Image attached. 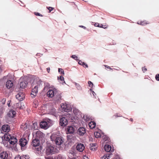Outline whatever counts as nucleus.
I'll return each instance as SVG.
<instances>
[{
  "label": "nucleus",
  "mask_w": 159,
  "mask_h": 159,
  "mask_svg": "<svg viewBox=\"0 0 159 159\" xmlns=\"http://www.w3.org/2000/svg\"><path fill=\"white\" fill-rule=\"evenodd\" d=\"M46 159H53L52 157H48L46 158Z\"/></svg>",
  "instance_id": "864d4df0"
},
{
  "label": "nucleus",
  "mask_w": 159,
  "mask_h": 159,
  "mask_svg": "<svg viewBox=\"0 0 159 159\" xmlns=\"http://www.w3.org/2000/svg\"><path fill=\"white\" fill-rule=\"evenodd\" d=\"M77 150L80 152H82L84 149V146L83 144L80 143L78 144L76 147Z\"/></svg>",
  "instance_id": "1a4fd4ad"
},
{
  "label": "nucleus",
  "mask_w": 159,
  "mask_h": 159,
  "mask_svg": "<svg viewBox=\"0 0 159 159\" xmlns=\"http://www.w3.org/2000/svg\"><path fill=\"white\" fill-rule=\"evenodd\" d=\"M85 133V129L83 127L80 128L78 130V134L80 135H83Z\"/></svg>",
  "instance_id": "2eb2a0df"
},
{
  "label": "nucleus",
  "mask_w": 159,
  "mask_h": 159,
  "mask_svg": "<svg viewBox=\"0 0 159 159\" xmlns=\"http://www.w3.org/2000/svg\"><path fill=\"white\" fill-rule=\"evenodd\" d=\"M21 159H29V157L28 155H23L21 156Z\"/></svg>",
  "instance_id": "473e14b6"
},
{
  "label": "nucleus",
  "mask_w": 159,
  "mask_h": 159,
  "mask_svg": "<svg viewBox=\"0 0 159 159\" xmlns=\"http://www.w3.org/2000/svg\"><path fill=\"white\" fill-rule=\"evenodd\" d=\"M39 141L38 139H33L32 143V145L34 147H36L39 146Z\"/></svg>",
  "instance_id": "ddd939ff"
},
{
  "label": "nucleus",
  "mask_w": 159,
  "mask_h": 159,
  "mask_svg": "<svg viewBox=\"0 0 159 159\" xmlns=\"http://www.w3.org/2000/svg\"><path fill=\"white\" fill-rule=\"evenodd\" d=\"M80 27H82L84 29H86V27L84 26L83 25H80L79 26Z\"/></svg>",
  "instance_id": "603ef678"
},
{
  "label": "nucleus",
  "mask_w": 159,
  "mask_h": 159,
  "mask_svg": "<svg viewBox=\"0 0 159 159\" xmlns=\"http://www.w3.org/2000/svg\"><path fill=\"white\" fill-rule=\"evenodd\" d=\"M88 84H89V86L90 87H92L93 86V84L91 81H89L88 82Z\"/></svg>",
  "instance_id": "4c0bfd02"
},
{
  "label": "nucleus",
  "mask_w": 159,
  "mask_h": 159,
  "mask_svg": "<svg viewBox=\"0 0 159 159\" xmlns=\"http://www.w3.org/2000/svg\"><path fill=\"white\" fill-rule=\"evenodd\" d=\"M142 70L143 72H144L145 71L147 70V69L146 68L144 67L142 68Z\"/></svg>",
  "instance_id": "de8ad7c7"
},
{
  "label": "nucleus",
  "mask_w": 159,
  "mask_h": 159,
  "mask_svg": "<svg viewBox=\"0 0 159 159\" xmlns=\"http://www.w3.org/2000/svg\"><path fill=\"white\" fill-rule=\"evenodd\" d=\"M40 84L39 85H35L34 86V88L32 89V93H31V95H33L34 96H35L36 95V94L38 93V88L40 86Z\"/></svg>",
  "instance_id": "0eeeda50"
},
{
  "label": "nucleus",
  "mask_w": 159,
  "mask_h": 159,
  "mask_svg": "<svg viewBox=\"0 0 159 159\" xmlns=\"http://www.w3.org/2000/svg\"><path fill=\"white\" fill-rule=\"evenodd\" d=\"M47 70L48 72L49 73L50 70V68L49 67L47 68Z\"/></svg>",
  "instance_id": "3c124183"
},
{
  "label": "nucleus",
  "mask_w": 159,
  "mask_h": 159,
  "mask_svg": "<svg viewBox=\"0 0 159 159\" xmlns=\"http://www.w3.org/2000/svg\"><path fill=\"white\" fill-rule=\"evenodd\" d=\"M90 145H91V147H95V144H94V143H92L91 144H90Z\"/></svg>",
  "instance_id": "09e8293b"
},
{
  "label": "nucleus",
  "mask_w": 159,
  "mask_h": 159,
  "mask_svg": "<svg viewBox=\"0 0 159 159\" xmlns=\"http://www.w3.org/2000/svg\"><path fill=\"white\" fill-rule=\"evenodd\" d=\"M111 155V153H110L107 154L106 155H104L101 158V159H109Z\"/></svg>",
  "instance_id": "cd10ccee"
},
{
  "label": "nucleus",
  "mask_w": 159,
  "mask_h": 159,
  "mask_svg": "<svg viewBox=\"0 0 159 159\" xmlns=\"http://www.w3.org/2000/svg\"><path fill=\"white\" fill-rule=\"evenodd\" d=\"M48 9L49 10V12H50L51 11H52L53 8L51 7H47Z\"/></svg>",
  "instance_id": "79ce46f5"
},
{
  "label": "nucleus",
  "mask_w": 159,
  "mask_h": 159,
  "mask_svg": "<svg viewBox=\"0 0 159 159\" xmlns=\"http://www.w3.org/2000/svg\"><path fill=\"white\" fill-rule=\"evenodd\" d=\"M71 57L76 60L79 61V59H78V57L75 55H72Z\"/></svg>",
  "instance_id": "72a5a7b5"
},
{
  "label": "nucleus",
  "mask_w": 159,
  "mask_h": 159,
  "mask_svg": "<svg viewBox=\"0 0 159 159\" xmlns=\"http://www.w3.org/2000/svg\"><path fill=\"white\" fill-rule=\"evenodd\" d=\"M138 24H140L142 25H144L145 24H146L147 23H145L144 21H140L139 23H138Z\"/></svg>",
  "instance_id": "e433bc0d"
},
{
  "label": "nucleus",
  "mask_w": 159,
  "mask_h": 159,
  "mask_svg": "<svg viewBox=\"0 0 159 159\" xmlns=\"http://www.w3.org/2000/svg\"><path fill=\"white\" fill-rule=\"evenodd\" d=\"M41 147L40 146H38L36 148V151H37V153L39 154L41 152Z\"/></svg>",
  "instance_id": "c85d7f7f"
},
{
  "label": "nucleus",
  "mask_w": 159,
  "mask_h": 159,
  "mask_svg": "<svg viewBox=\"0 0 159 159\" xmlns=\"http://www.w3.org/2000/svg\"><path fill=\"white\" fill-rule=\"evenodd\" d=\"M90 148L91 150H95V148H93V147H90Z\"/></svg>",
  "instance_id": "8fccbe9b"
},
{
  "label": "nucleus",
  "mask_w": 159,
  "mask_h": 159,
  "mask_svg": "<svg viewBox=\"0 0 159 159\" xmlns=\"http://www.w3.org/2000/svg\"><path fill=\"white\" fill-rule=\"evenodd\" d=\"M58 80H60L61 81H63V82L62 83V84H65V81L64 80V78L63 77V76H61L60 77V78L58 77Z\"/></svg>",
  "instance_id": "7c9ffc66"
},
{
  "label": "nucleus",
  "mask_w": 159,
  "mask_h": 159,
  "mask_svg": "<svg viewBox=\"0 0 159 159\" xmlns=\"http://www.w3.org/2000/svg\"><path fill=\"white\" fill-rule=\"evenodd\" d=\"M78 111V110H76V109H74L73 110V111H74V112H76V111Z\"/></svg>",
  "instance_id": "bf43d9fd"
},
{
  "label": "nucleus",
  "mask_w": 159,
  "mask_h": 159,
  "mask_svg": "<svg viewBox=\"0 0 159 159\" xmlns=\"http://www.w3.org/2000/svg\"><path fill=\"white\" fill-rule=\"evenodd\" d=\"M89 127L90 129H93L96 126V123L94 121H91L89 124Z\"/></svg>",
  "instance_id": "412c9836"
},
{
  "label": "nucleus",
  "mask_w": 159,
  "mask_h": 159,
  "mask_svg": "<svg viewBox=\"0 0 159 159\" xmlns=\"http://www.w3.org/2000/svg\"><path fill=\"white\" fill-rule=\"evenodd\" d=\"M16 107L19 109H23L24 108V105L21 102H18L16 104Z\"/></svg>",
  "instance_id": "5701e85b"
},
{
  "label": "nucleus",
  "mask_w": 159,
  "mask_h": 159,
  "mask_svg": "<svg viewBox=\"0 0 159 159\" xmlns=\"http://www.w3.org/2000/svg\"><path fill=\"white\" fill-rule=\"evenodd\" d=\"M17 140L16 138L12 136L9 142L11 144L14 145L17 142Z\"/></svg>",
  "instance_id": "dca6fc26"
},
{
  "label": "nucleus",
  "mask_w": 159,
  "mask_h": 159,
  "mask_svg": "<svg viewBox=\"0 0 159 159\" xmlns=\"http://www.w3.org/2000/svg\"><path fill=\"white\" fill-rule=\"evenodd\" d=\"M75 154V152L73 151H72L71 152H69L68 154L69 157L70 159H75V158H74V157H73V156H74Z\"/></svg>",
  "instance_id": "b1692460"
},
{
  "label": "nucleus",
  "mask_w": 159,
  "mask_h": 159,
  "mask_svg": "<svg viewBox=\"0 0 159 159\" xmlns=\"http://www.w3.org/2000/svg\"><path fill=\"white\" fill-rule=\"evenodd\" d=\"M67 107V104L65 103H61V107L63 111H66V107Z\"/></svg>",
  "instance_id": "393cba45"
},
{
  "label": "nucleus",
  "mask_w": 159,
  "mask_h": 159,
  "mask_svg": "<svg viewBox=\"0 0 159 159\" xmlns=\"http://www.w3.org/2000/svg\"><path fill=\"white\" fill-rule=\"evenodd\" d=\"M68 124V121L67 119L63 117L61 118L60 120V125L61 126H65Z\"/></svg>",
  "instance_id": "39448f33"
},
{
  "label": "nucleus",
  "mask_w": 159,
  "mask_h": 159,
  "mask_svg": "<svg viewBox=\"0 0 159 159\" xmlns=\"http://www.w3.org/2000/svg\"><path fill=\"white\" fill-rule=\"evenodd\" d=\"M155 78L156 80L159 81V74H157L155 76Z\"/></svg>",
  "instance_id": "ea45409f"
},
{
  "label": "nucleus",
  "mask_w": 159,
  "mask_h": 159,
  "mask_svg": "<svg viewBox=\"0 0 159 159\" xmlns=\"http://www.w3.org/2000/svg\"><path fill=\"white\" fill-rule=\"evenodd\" d=\"M85 120L86 121H87L88 120H87V119H85Z\"/></svg>",
  "instance_id": "0e129e2a"
},
{
  "label": "nucleus",
  "mask_w": 159,
  "mask_h": 159,
  "mask_svg": "<svg viewBox=\"0 0 159 159\" xmlns=\"http://www.w3.org/2000/svg\"><path fill=\"white\" fill-rule=\"evenodd\" d=\"M84 62H83L81 61H79L78 62V63L80 65H81L82 66H83V64Z\"/></svg>",
  "instance_id": "a18cd8bd"
},
{
  "label": "nucleus",
  "mask_w": 159,
  "mask_h": 159,
  "mask_svg": "<svg viewBox=\"0 0 159 159\" xmlns=\"http://www.w3.org/2000/svg\"><path fill=\"white\" fill-rule=\"evenodd\" d=\"M2 130L4 132H8L10 130V127L7 125H3L2 128Z\"/></svg>",
  "instance_id": "f8f14e48"
},
{
  "label": "nucleus",
  "mask_w": 159,
  "mask_h": 159,
  "mask_svg": "<svg viewBox=\"0 0 159 159\" xmlns=\"http://www.w3.org/2000/svg\"><path fill=\"white\" fill-rule=\"evenodd\" d=\"M83 66L85 68L88 67V65L84 62Z\"/></svg>",
  "instance_id": "49530a36"
},
{
  "label": "nucleus",
  "mask_w": 159,
  "mask_h": 159,
  "mask_svg": "<svg viewBox=\"0 0 159 159\" xmlns=\"http://www.w3.org/2000/svg\"><path fill=\"white\" fill-rule=\"evenodd\" d=\"M34 105H35L34 107H37V105L35 103L34 104Z\"/></svg>",
  "instance_id": "052dcab7"
},
{
  "label": "nucleus",
  "mask_w": 159,
  "mask_h": 159,
  "mask_svg": "<svg viewBox=\"0 0 159 159\" xmlns=\"http://www.w3.org/2000/svg\"><path fill=\"white\" fill-rule=\"evenodd\" d=\"M13 84L11 80H9L7 81L6 83V86L7 89L11 88L13 86Z\"/></svg>",
  "instance_id": "4468645a"
},
{
  "label": "nucleus",
  "mask_w": 159,
  "mask_h": 159,
  "mask_svg": "<svg viewBox=\"0 0 159 159\" xmlns=\"http://www.w3.org/2000/svg\"><path fill=\"white\" fill-rule=\"evenodd\" d=\"M57 159H65L62 156L59 155L57 157Z\"/></svg>",
  "instance_id": "c03bdc74"
},
{
  "label": "nucleus",
  "mask_w": 159,
  "mask_h": 159,
  "mask_svg": "<svg viewBox=\"0 0 159 159\" xmlns=\"http://www.w3.org/2000/svg\"><path fill=\"white\" fill-rule=\"evenodd\" d=\"M0 158L1 159H11L10 154L7 151H3L1 152Z\"/></svg>",
  "instance_id": "20e7f679"
},
{
  "label": "nucleus",
  "mask_w": 159,
  "mask_h": 159,
  "mask_svg": "<svg viewBox=\"0 0 159 159\" xmlns=\"http://www.w3.org/2000/svg\"><path fill=\"white\" fill-rule=\"evenodd\" d=\"M50 138L51 140L57 145H60L63 142L62 138L56 134H52Z\"/></svg>",
  "instance_id": "f257e3e1"
},
{
  "label": "nucleus",
  "mask_w": 159,
  "mask_h": 159,
  "mask_svg": "<svg viewBox=\"0 0 159 159\" xmlns=\"http://www.w3.org/2000/svg\"><path fill=\"white\" fill-rule=\"evenodd\" d=\"M8 106H10V105H10V104H8Z\"/></svg>",
  "instance_id": "69168bd1"
},
{
  "label": "nucleus",
  "mask_w": 159,
  "mask_h": 159,
  "mask_svg": "<svg viewBox=\"0 0 159 159\" xmlns=\"http://www.w3.org/2000/svg\"><path fill=\"white\" fill-rule=\"evenodd\" d=\"M104 149L107 152H113L114 149H112L111 146L108 145H106L104 146Z\"/></svg>",
  "instance_id": "a211bd4d"
},
{
  "label": "nucleus",
  "mask_w": 159,
  "mask_h": 159,
  "mask_svg": "<svg viewBox=\"0 0 159 159\" xmlns=\"http://www.w3.org/2000/svg\"><path fill=\"white\" fill-rule=\"evenodd\" d=\"M56 90L55 89L50 90L47 93V95L49 97L52 98L53 97Z\"/></svg>",
  "instance_id": "9b49d317"
},
{
  "label": "nucleus",
  "mask_w": 159,
  "mask_h": 159,
  "mask_svg": "<svg viewBox=\"0 0 159 159\" xmlns=\"http://www.w3.org/2000/svg\"><path fill=\"white\" fill-rule=\"evenodd\" d=\"M94 26H96V27H99L102 28H105L104 27H102V26H100V25H99V24L98 23H95L94 24Z\"/></svg>",
  "instance_id": "f704fd0d"
},
{
  "label": "nucleus",
  "mask_w": 159,
  "mask_h": 159,
  "mask_svg": "<svg viewBox=\"0 0 159 159\" xmlns=\"http://www.w3.org/2000/svg\"><path fill=\"white\" fill-rule=\"evenodd\" d=\"M16 111L13 110H11L7 114L8 116L11 117L13 118L16 115Z\"/></svg>",
  "instance_id": "f3484780"
},
{
  "label": "nucleus",
  "mask_w": 159,
  "mask_h": 159,
  "mask_svg": "<svg viewBox=\"0 0 159 159\" xmlns=\"http://www.w3.org/2000/svg\"><path fill=\"white\" fill-rule=\"evenodd\" d=\"M100 26H102V27H104V28H106V27H105V25H102V24H101V25H100Z\"/></svg>",
  "instance_id": "13d9d810"
},
{
  "label": "nucleus",
  "mask_w": 159,
  "mask_h": 159,
  "mask_svg": "<svg viewBox=\"0 0 159 159\" xmlns=\"http://www.w3.org/2000/svg\"><path fill=\"white\" fill-rule=\"evenodd\" d=\"M70 115V114L67 115V117H69Z\"/></svg>",
  "instance_id": "e2e57ef3"
},
{
  "label": "nucleus",
  "mask_w": 159,
  "mask_h": 159,
  "mask_svg": "<svg viewBox=\"0 0 159 159\" xmlns=\"http://www.w3.org/2000/svg\"><path fill=\"white\" fill-rule=\"evenodd\" d=\"M47 109L46 106L43 105L40 108V110L42 111V112H44Z\"/></svg>",
  "instance_id": "c756f323"
},
{
  "label": "nucleus",
  "mask_w": 159,
  "mask_h": 159,
  "mask_svg": "<svg viewBox=\"0 0 159 159\" xmlns=\"http://www.w3.org/2000/svg\"><path fill=\"white\" fill-rule=\"evenodd\" d=\"M72 107L71 105L70 104H67V107H66V112H69L71 111Z\"/></svg>",
  "instance_id": "a878e982"
},
{
  "label": "nucleus",
  "mask_w": 159,
  "mask_h": 159,
  "mask_svg": "<svg viewBox=\"0 0 159 159\" xmlns=\"http://www.w3.org/2000/svg\"><path fill=\"white\" fill-rule=\"evenodd\" d=\"M27 143V141L25 138H21L19 141V144L21 147H24Z\"/></svg>",
  "instance_id": "6e6552de"
},
{
  "label": "nucleus",
  "mask_w": 159,
  "mask_h": 159,
  "mask_svg": "<svg viewBox=\"0 0 159 159\" xmlns=\"http://www.w3.org/2000/svg\"><path fill=\"white\" fill-rule=\"evenodd\" d=\"M68 132L69 134L73 133L74 131V129L72 126H69L67 129Z\"/></svg>",
  "instance_id": "4be33fe9"
},
{
  "label": "nucleus",
  "mask_w": 159,
  "mask_h": 159,
  "mask_svg": "<svg viewBox=\"0 0 159 159\" xmlns=\"http://www.w3.org/2000/svg\"><path fill=\"white\" fill-rule=\"evenodd\" d=\"M105 67H107L108 68H109V69H111V68L110 67L108 66L105 65Z\"/></svg>",
  "instance_id": "6e6d98bb"
},
{
  "label": "nucleus",
  "mask_w": 159,
  "mask_h": 159,
  "mask_svg": "<svg viewBox=\"0 0 159 159\" xmlns=\"http://www.w3.org/2000/svg\"><path fill=\"white\" fill-rule=\"evenodd\" d=\"M58 72H61V74H64V71L61 68H59L58 69Z\"/></svg>",
  "instance_id": "c9c22d12"
},
{
  "label": "nucleus",
  "mask_w": 159,
  "mask_h": 159,
  "mask_svg": "<svg viewBox=\"0 0 159 159\" xmlns=\"http://www.w3.org/2000/svg\"><path fill=\"white\" fill-rule=\"evenodd\" d=\"M33 134H36V139L42 138L44 136L43 134L40 131H37L36 133L34 132Z\"/></svg>",
  "instance_id": "9d476101"
},
{
  "label": "nucleus",
  "mask_w": 159,
  "mask_h": 159,
  "mask_svg": "<svg viewBox=\"0 0 159 159\" xmlns=\"http://www.w3.org/2000/svg\"><path fill=\"white\" fill-rule=\"evenodd\" d=\"M52 125V121L49 119L41 121L40 124L41 128L47 129Z\"/></svg>",
  "instance_id": "f03ea898"
},
{
  "label": "nucleus",
  "mask_w": 159,
  "mask_h": 159,
  "mask_svg": "<svg viewBox=\"0 0 159 159\" xmlns=\"http://www.w3.org/2000/svg\"><path fill=\"white\" fill-rule=\"evenodd\" d=\"M21 156H20L19 155H18L17 157H15L14 159H21Z\"/></svg>",
  "instance_id": "37998d69"
},
{
  "label": "nucleus",
  "mask_w": 159,
  "mask_h": 159,
  "mask_svg": "<svg viewBox=\"0 0 159 159\" xmlns=\"http://www.w3.org/2000/svg\"><path fill=\"white\" fill-rule=\"evenodd\" d=\"M12 136L9 134H6L4 135V138L6 141H9Z\"/></svg>",
  "instance_id": "aec40b11"
},
{
  "label": "nucleus",
  "mask_w": 159,
  "mask_h": 159,
  "mask_svg": "<svg viewBox=\"0 0 159 159\" xmlns=\"http://www.w3.org/2000/svg\"><path fill=\"white\" fill-rule=\"evenodd\" d=\"M84 119L85 118V117L84 116Z\"/></svg>",
  "instance_id": "338daca9"
},
{
  "label": "nucleus",
  "mask_w": 159,
  "mask_h": 159,
  "mask_svg": "<svg viewBox=\"0 0 159 159\" xmlns=\"http://www.w3.org/2000/svg\"><path fill=\"white\" fill-rule=\"evenodd\" d=\"M56 149L53 146L48 145L45 148V152L47 155L53 154L55 152Z\"/></svg>",
  "instance_id": "7ed1b4c3"
},
{
  "label": "nucleus",
  "mask_w": 159,
  "mask_h": 159,
  "mask_svg": "<svg viewBox=\"0 0 159 159\" xmlns=\"http://www.w3.org/2000/svg\"><path fill=\"white\" fill-rule=\"evenodd\" d=\"M27 82L26 81H20V88L23 89L26 87Z\"/></svg>",
  "instance_id": "6ab92c4d"
},
{
  "label": "nucleus",
  "mask_w": 159,
  "mask_h": 159,
  "mask_svg": "<svg viewBox=\"0 0 159 159\" xmlns=\"http://www.w3.org/2000/svg\"><path fill=\"white\" fill-rule=\"evenodd\" d=\"M16 97V98L20 101H22L25 98L24 93L22 92L18 93Z\"/></svg>",
  "instance_id": "423d86ee"
},
{
  "label": "nucleus",
  "mask_w": 159,
  "mask_h": 159,
  "mask_svg": "<svg viewBox=\"0 0 159 159\" xmlns=\"http://www.w3.org/2000/svg\"><path fill=\"white\" fill-rule=\"evenodd\" d=\"M94 135L96 138H98L100 137V134L98 132H95L94 133Z\"/></svg>",
  "instance_id": "2f4dec72"
},
{
  "label": "nucleus",
  "mask_w": 159,
  "mask_h": 159,
  "mask_svg": "<svg viewBox=\"0 0 159 159\" xmlns=\"http://www.w3.org/2000/svg\"><path fill=\"white\" fill-rule=\"evenodd\" d=\"M2 103L3 104H4L5 102V99H2Z\"/></svg>",
  "instance_id": "4d7b16f0"
},
{
  "label": "nucleus",
  "mask_w": 159,
  "mask_h": 159,
  "mask_svg": "<svg viewBox=\"0 0 159 159\" xmlns=\"http://www.w3.org/2000/svg\"><path fill=\"white\" fill-rule=\"evenodd\" d=\"M130 120H131V121H133V119L132 118H131L130 119Z\"/></svg>",
  "instance_id": "680f3d73"
},
{
  "label": "nucleus",
  "mask_w": 159,
  "mask_h": 159,
  "mask_svg": "<svg viewBox=\"0 0 159 159\" xmlns=\"http://www.w3.org/2000/svg\"><path fill=\"white\" fill-rule=\"evenodd\" d=\"M27 127L28 125L26 123H25L22 125L20 127L21 129L25 130L27 129Z\"/></svg>",
  "instance_id": "bb28decb"
},
{
  "label": "nucleus",
  "mask_w": 159,
  "mask_h": 159,
  "mask_svg": "<svg viewBox=\"0 0 159 159\" xmlns=\"http://www.w3.org/2000/svg\"><path fill=\"white\" fill-rule=\"evenodd\" d=\"M34 14L37 16H43V15L38 12H35Z\"/></svg>",
  "instance_id": "a19ab883"
},
{
  "label": "nucleus",
  "mask_w": 159,
  "mask_h": 159,
  "mask_svg": "<svg viewBox=\"0 0 159 159\" xmlns=\"http://www.w3.org/2000/svg\"><path fill=\"white\" fill-rule=\"evenodd\" d=\"M75 84L76 87V88L78 89H80V87L79 84H78L76 83H75Z\"/></svg>",
  "instance_id": "58836bf2"
},
{
  "label": "nucleus",
  "mask_w": 159,
  "mask_h": 159,
  "mask_svg": "<svg viewBox=\"0 0 159 159\" xmlns=\"http://www.w3.org/2000/svg\"><path fill=\"white\" fill-rule=\"evenodd\" d=\"M92 93L93 94V96L94 97H95V95H96V93H95V92L93 91H92Z\"/></svg>",
  "instance_id": "5fc2aeb1"
}]
</instances>
